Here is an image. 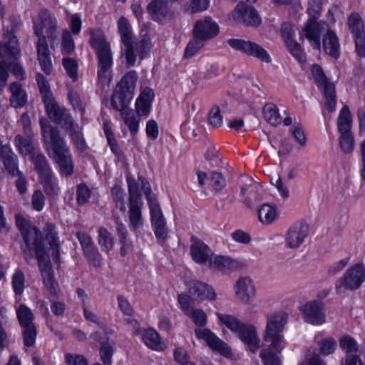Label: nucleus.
Listing matches in <instances>:
<instances>
[{
	"mask_svg": "<svg viewBox=\"0 0 365 365\" xmlns=\"http://www.w3.org/2000/svg\"><path fill=\"white\" fill-rule=\"evenodd\" d=\"M139 181H140V185L138 182L135 180V179L132 176L127 177V183L128 187V192H129V202H142L141 200V194L140 191V186L143 188L145 187V182L143 179L139 178Z\"/></svg>",
	"mask_w": 365,
	"mask_h": 365,
	"instance_id": "39",
	"label": "nucleus"
},
{
	"mask_svg": "<svg viewBox=\"0 0 365 365\" xmlns=\"http://www.w3.org/2000/svg\"><path fill=\"white\" fill-rule=\"evenodd\" d=\"M190 254L192 259L197 264H204L211 259L212 252L210 247L196 237L191 239Z\"/></svg>",
	"mask_w": 365,
	"mask_h": 365,
	"instance_id": "23",
	"label": "nucleus"
},
{
	"mask_svg": "<svg viewBox=\"0 0 365 365\" xmlns=\"http://www.w3.org/2000/svg\"><path fill=\"white\" fill-rule=\"evenodd\" d=\"M312 73L319 90L322 91L326 98V107L330 112L336 110V97L334 85L329 82L322 68L319 65H313Z\"/></svg>",
	"mask_w": 365,
	"mask_h": 365,
	"instance_id": "6",
	"label": "nucleus"
},
{
	"mask_svg": "<svg viewBox=\"0 0 365 365\" xmlns=\"http://www.w3.org/2000/svg\"><path fill=\"white\" fill-rule=\"evenodd\" d=\"M75 50V43L71 33L65 29L62 33L61 51L63 53L71 54Z\"/></svg>",
	"mask_w": 365,
	"mask_h": 365,
	"instance_id": "60",
	"label": "nucleus"
},
{
	"mask_svg": "<svg viewBox=\"0 0 365 365\" xmlns=\"http://www.w3.org/2000/svg\"><path fill=\"white\" fill-rule=\"evenodd\" d=\"M134 47L140 58H144L152 47L150 38L148 36H144L140 41L134 42Z\"/></svg>",
	"mask_w": 365,
	"mask_h": 365,
	"instance_id": "57",
	"label": "nucleus"
},
{
	"mask_svg": "<svg viewBox=\"0 0 365 365\" xmlns=\"http://www.w3.org/2000/svg\"><path fill=\"white\" fill-rule=\"evenodd\" d=\"M258 217L263 224L272 223L277 217L276 207L270 204H263L258 210Z\"/></svg>",
	"mask_w": 365,
	"mask_h": 365,
	"instance_id": "44",
	"label": "nucleus"
},
{
	"mask_svg": "<svg viewBox=\"0 0 365 365\" xmlns=\"http://www.w3.org/2000/svg\"><path fill=\"white\" fill-rule=\"evenodd\" d=\"M144 193L149 205L150 220L152 226L165 223V219L163 215L160 206L149 187H145Z\"/></svg>",
	"mask_w": 365,
	"mask_h": 365,
	"instance_id": "25",
	"label": "nucleus"
},
{
	"mask_svg": "<svg viewBox=\"0 0 365 365\" xmlns=\"http://www.w3.org/2000/svg\"><path fill=\"white\" fill-rule=\"evenodd\" d=\"M39 178L53 174L51 168L44 155L40 151L31 158Z\"/></svg>",
	"mask_w": 365,
	"mask_h": 365,
	"instance_id": "35",
	"label": "nucleus"
},
{
	"mask_svg": "<svg viewBox=\"0 0 365 365\" xmlns=\"http://www.w3.org/2000/svg\"><path fill=\"white\" fill-rule=\"evenodd\" d=\"M11 284L14 293L16 295H21L25 288V276L20 269H16L11 277Z\"/></svg>",
	"mask_w": 365,
	"mask_h": 365,
	"instance_id": "51",
	"label": "nucleus"
},
{
	"mask_svg": "<svg viewBox=\"0 0 365 365\" xmlns=\"http://www.w3.org/2000/svg\"><path fill=\"white\" fill-rule=\"evenodd\" d=\"M89 34L91 35L90 44L96 53L110 48L109 43L106 41L103 32L101 29H89Z\"/></svg>",
	"mask_w": 365,
	"mask_h": 365,
	"instance_id": "36",
	"label": "nucleus"
},
{
	"mask_svg": "<svg viewBox=\"0 0 365 365\" xmlns=\"http://www.w3.org/2000/svg\"><path fill=\"white\" fill-rule=\"evenodd\" d=\"M39 124L48 155L59 165L61 175H71L73 173L74 165L66 141L61 137L58 129L52 127L47 120L41 118Z\"/></svg>",
	"mask_w": 365,
	"mask_h": 365,
	"instance_id": "2",
	"label": "nucleus"
},
{
	"mask_svg": "<svg viewBox=\"0 0 365 365\" xmlns=\"http://www.w3.org/2000/svg\"><path fill=\"white\" fill-rule=\"evenodd\" d=\"M326 27H327V24L324 21L317 22L314 20H309L306 23L301 35L309 41L314 49L319 50L321 32Z\"/></svg>",
	"mask_w": 365,
	"mask_h": 365,
	"instance_id": "19",
	"label": "nucleus"
},
{
	"mask_svg": "<svg viewBox=\"0 0 365 365\" xmlns=\"http://www.w3.org/2000/svg\"><path fill=\"white\" fill-rule=\"evenodd\" d=\"M348 26L352 34L355 51L360 57H365V31L364 22L357 13H352L348 19Z\"/></svg>",
	"mask_w": 365,
	"mask_h": 365,
	"instance_id": "8",
	"label": "nucleus"
},
{
	"mask_svg": "<svg viewBox=\"0 0 365 365\" xmlns=\"http://www.w3.org/2000/svg\"><path fill=\"white\" fill-rule=\"evenodd\" d=\"M118 29L120 34L121 41L123 43H128L133 41L131 26L125 17H120L118 21Z\"/></svg>",
	"mask_w": 365,
	"mask_h": 365,
	"instance_id": "50",
	"label": "nucleus"
},
{
	"mask_svg": "<svg viewBox=\"0 0 365 365\" xmlns=\"http://www.w3.org/2000/svg\"><path fill=\"white\" fill-rule=\"evenodd\" d=\"M37 58L42 71L49 75L53 71L51 53L47 42H36Z\"/></svg>",
	"mask_w": 365,
	"mask_h": 365,
	"instance_id": "30",
	"label": "nucleus"
},
{
	"mask_svg": "<svg viewBox=\"0 0 365 365\" xmlns=\"http://www.w3.org/2000/svg\"><path fill=\"white\" fill-rule=\"evenodd\" d=\"M98 242L103 252H108L113 247V238L110 232L105 227L98 230Z\"/></svg>",
	"mask_w": 365,
	"mask_h": 365,
	"instance_id": "47",
	"label": "nucleus"
},
{
	"mask_svg": "<svg viewBox=\"0 0 365 365\" xmlns=\"http://www.w3.org/2000/svg\"><path fill=\"white\" fill-rule=\"evenodd\" d=\"M15 220L16 227L23 237L24 244L21 245V250L25 259L29 262L32 259V252L35 253L44 287L51 296L58 298L60 289L54 279L53 272L45 250L41 231L21 214L15 215Z\"/></svg>",
	"mask_w": 365,
	"mask_h": 365,
	"instance_id": "1",
	"label": "nucleus"
},
{
	"mask_svg": "<svg viewBox=\"0 0 365 365\" xmlns=\"http://www.w3.org/2000/svg\"><path fill=\"white\" fill-rule=\"evenodd\" d=\"M113 354V345L108 341L103 342L100 349V356L105 365L112 364Z\"/></svg>",
	"mask_w": 365,
	"mask_h": 365,
	"instance_id": "61",
	"label": "nucleus"
},
{
	"mask_svg": "<svg viewBox=\"0 0 365 365\" xmlns=\"http://www.w3.org/2000/svg\"><path fill=\"white\" fill-rule=\"evenodd\" d=\"M143 202H129L128 218L129 227L135 232L140 231L144 224L142 215Z\"/></svg>",
	"mask_w": 365,
	"mask_h": 365,
	"instance_id": "28",
	"label": "nucleus"
},
{
	"mask_svg": "<svg viewBox=\"0 0 365 365\" xmlns=\"http://www.w3.org/2000/svg\"><path fill=\"white\" fill-rule=\"evenodd\" d=\"M36 79L42 96L43 101L45 102L48 99L50 100L53 98L52 93L50 90L48 82L46 78L41 73H37Z\"/></svg>",
	"mask_w": 365,
	"mask_h": 365,
	"instance_id": "54",
	"label": "nucleus"
},
{
	"mask_svg": "<svg viewBox=\"0 0 365 365\" xmlns=\"http://www.w3.org/2000/svg\"><path fill=\"white\" fill-rule=\"evenodd\" d=\"M111 195L116 207L124 212L126 210L124 190L120 185H115L111 190Z\"/></svg>",
	"mask_w": 365,
	"mask_h": 365,
	"instance_id": "53",
	"label": "nucleus"
},
{
	"mask_svg": "<svg viewBox=\"0 0 365 365\" xmlns=\"http://www.w3.org/2000/svg\"><path fill=\"white\" fill-rule=\"evenodd\" d=\"M133 98V96L117 88L112 95L111 106L113 109L122 113L123 111L129 110L127 107Z\"/></svg>",
	"mask_w": 365,
	"mask_h": 365,
	"instance_id": "33",
	"label": "nucleus"
},
{
	"mask_svg": "<svg viewBox=\"0 0 365 365\" xmlns=\"http://www.w3.org/2000/svg\"><path fill=\"white\" fill-rule=\"evenodd\" d=\"M227 43L233 49L255 57L264 63H269L272 61L268 52L255 42L249 40L230 38L227 41Z\"/></svg>",
	"mask_w": 365,
	"mask_h": 365,
	"instance_id": "7",
	"label": "nucleus"
},
{
	"mask_svg": "<svg viewBox=\"0 0 365 365\" xmlns=\"http://www.w3.org/2000/svg\"><path fill=\"white\" fill-rule=\"evenodd\" d=\"M137 336H140L144 344L151 350L160 351L166 346L158 332L153 328L143 329Z\"/></svg>",
	"mask_w": 365,
	"mask_h": 365,
	"instance_id": "22",
	"label": "nucleus"
},
{
	"mask_svg": "<svg viewBox=\"0 0 365 365\" xmlns=\"http://www.w3.org/2000/svg\"><path fill=\"white\" fill-rule=\"evenodd\" d=\"M261 188L256 182L244 185L241 187L240 195L243 203L247 207H253L262 200L260 194Z\"/></svg>",
	"mask_w": 365,
	"mask_h": 365,
	"instance_id": "24",
	"label": "nucleus"
},
{
	"mask_svg": "<svg viewBox=\"0 0 365 365\" xmlns=\"http://www.w3.org/2000/svg\"><path fill=\"white\" fill-rule=\"evenodd\" d=\"M148 11L152 19L160 23L170 20L174 14L168 2L163 0H153L148 5Z\"/></svg>",
	"mask_w": 365,
	"mask_h": 365,
	"instance_id": "18",
	"label": "nucleus"
},
{
	"mask_svg": "<svg viewBox=\"0 0 365 365\" xmlns=\"http://www.w3.org/2000/svg\"><path fill=\"white\" fill-rule=\"evenodd\" d=\"M365 282V266L359 262L351 266L338 279L335 283V289L338 294L344 293L345 290H356Z\"/></svg>",
	"mask_w": 365,
	"mask_h": 365,
	"instance_id": "5",
	"label": "nucleus"
},
{
	"mask_svg": "<svg viewBox=\"0 0 365 365\" xmlns=\"http://www.w3.org/2000/svg\"><path fill=\"white\" fill-rule=\"evenodd\" d=\"M43 230L45 234V240L49 245L50 250H52L53 259L57 262L59 258L60 242L56 226L52 223L47 222Z\"/></svg>",
	"mask_w": 365,
	"mask_h": 365,
	"instance_id": "27",
	"label": "nucleus"
},
{
	"mask_svg": "<svg viewBox=\"0 0 365 365\" xmlns=\"http://www.w3.org/2000/svg\"><path fill=\"white\" fill-rule=\"evenodd\" d=\"M187 287L189 294L195 301L202 302L207 300L212 302L217 299L215 289L203 282L192 280L188 282Z\"/></svg>",
	"mask_w": 365,
	"mask_h": 365,
	"instance_id": "13",
	"label": "nucleus"
},
{
	"mask_svg": "<svg viewBox=\"0 0 365 365\" xmlns=\"http://www.w3.org/2000/svg\"><path fill=\"white\" fill-rule=\"evenodd\" d=\"M237 334L241 341L248 346L251 352L255 353L259 349L260 339L255 326L244 323Z\"/></svg>",
	"mask_w": 365,
	"mask_h": 365,
	"instance_id": "20",
	"label": "nucleus"
},
{
	"mask_svg": "<svg viewBox=\"0 0 365 365\" xmlns=\"http://www.w3.org/2000/svg\"><path fill=\"white\" fill-rule=\"evenodd\" d=\"M0 159H2L6 170L11 175L16 176L21 173L18 168V158L11 148L6 153H2V155H0Z\"/></svg>",
	"mask_w": 365,
	"mask_h": 365,
	"instance_id": "40",
	"label": "nucleus"
},
{
	"mask_svg": "<svg viewBox=\"0 0 365 365\" xmlns=\"http://www.w3.org/2000/svg\"><path fill=\"white\" fill-rule=\"evenodd\" d=\"M186 316L199 327L205 326L207 322V314L202 309H192Z\"/></svg>",
	"mask_w": 365,
	"mask_h": 365,
	"instance_id": "56",
	"label": "nucleus"
},
{
	"mask_svg": "<svg viewBox=\"0 0 365 365\" xmlns=\"http://www.w3.org/2000/svg\"><path fill=\"white\" fill-rule=\"evenodd\" d=\"M234 288L236 297L244 304H250L255 297L256 288L252 279L249 277H240Z\"/></svg>",
	"mask_w": 365,
	"mask_h": 365,
	"instance_id": "16",
	"label": "nucleus"
},
{
	"mask_svg": "<svg viewBox=\"0 0 365 365\" xmlns=\"http://www.w3.org/2000/svg\"><path fill=\"white\" fill-rule=\"evenodd\" d=\"M19 52V42L15 36L9 34L7 42H0L1 57L16 58Z\"/></svg>",
	"mask_w": 365,
	"mask_h": 365,
	"instance_id": "32",
	"label": "nucleus"
},
{
	"mask_svg": "<svg viewBox=\"0 0 365 365\" xmlns=\"http://www.w3.org/2000/svg\"><path fill=\"white\" fill-rule=\"evenodd\" d=\"M216 315L222 325L225 326L227 329L235 334H237L240 329L244 324L232 315L221 314L219 312L216 313Z\"/></svg>",
	"mask_w": 365,
	"mask_h": 365,
	"instance_id": "45",
	"label": "nucleus"
},
{
	"mask_svg": "<svg viewBox=\"0 0 365 365\" xmlns=\"http://www.w3.org/2000/svg\"><path fill=\"white\" fill-rule=\"evenodd\" d=\"M210 184L216 192L222 191L227 185L226 180L220 172H212L210 177Z\"/></svg>",
	"mask_w": 365,
	"mask_h": 365,
	"instance_id": "58",
	"label": "nucleus"
},
{
	"mask_svg": "<svg viewBox=\"0 0 365 365\" xmlns=\"http://www.w3.org/2000/svg\"><path fill=\"white\" fill-rule=\"evenodd\" d=\"M195 334L198 339L205 340L212 349L219 351L225 356L231 355L232 352L230 346L215 335L210 329H195Z\"/></svg>",
	"mask_w": 365,
	"mask_h": 365,
	"instance_id": "14",
	"label": "nucleus"
},
{
	"mask_svg": "<svg viewBox=\"0 0 365 365\" xmlns=\"http://www.w3.org/2000/svg\"><path fill=\"white\" fill-rule=\"evenodd\" d=\"M209 266L211 269L222 273H225L239 269L240 267V263L237 260L231 259L229 257L220 255L213 258L211 257L209 262Z\"/></svg>",
	"mask_w": 365,
	"mask_h": 365,
	"instance_id": "26",
	"label": "nucleus"
},
{
	"mask_svg": "<svg viewBox=\"0 0 365 365\" xmlns=\"http://www.w3.org/2000/svg\"><path fill=\"white\" fill-rule=\"evenodd\" d=\"M17 319L21 327L35 325L34 323V314L30 308L25 304H20L16 307Z\"/></svg>",
	"mask_w": 365,
	"mask_h": 365,
	"instance_id": "42",
	"label": "nucleus"
},
{
	"mask_svg": "<svg viewBox=\"0 0 365 365\" xmlns=\"http://www.w3.org/2000/svg\"><path fill=\"white\" fill-rule=\"evenodd\" d=\"M98 58V81L102 85L108 84L111 81L110 70L113 66L111 49L96 52Z\"/></svg>",
	"mask_w": 365,
	"mask_h": 365,
	"instance_id": "12",
	"label": "nucleus"
},
{
	"mask_svg": "<svg viewBox=\"0 0 365 365\" xmlns=\"http://www.w3.org/2000/svg\"><path fill=\"white\" fill-rule=\"evenodd\" d=\"M340 347L347 354L344 363L342 365H362L358 355V344L354 339L349 336H342L339 340Z\"/></svg>",
	"mask_w": 365,
	"mask_h": 365,
	"instance_id": "21",
	"label": "nucleus"
},
{
	"mask_svg": "<svg viewBox=\"0 0 365 365\" xmlns=\"http://www.w3.org/2000/svg\"><path fill=\"white\" fill-rule=\"evenodd\" d=\"M22 338L25 346H32L36 339L37 330L35 325L21 327Z\"/></svg>",
	"mask_w": 365,
	"mask_h": 365,
	"instance_id": "52",
	"label": "nucleus"
},
{
	"mask_svg": "<svg viewBox=\"0 0 365 365\" xmlns=\"http://www.w3.org/2000/svg\"><path fill=\"white\" fill-rule=\"evenodd\" d=\"M33 30L38 37L37 42H54L58 36V21L48 9H41L36 16L32 17Z\"/></svg>",
	"mask_w": 365,
	"mask_h": 365,
	"instance_id": "4",
	"label": "nucleus"
},
{
	"mask_svg": "<svg viewBox=\"0 0 365 365\" xmlns=\"http://www.w3.org/2000/svg\"><path fill=\"white\" fill-rule=\"evenodd\" d=\"M270 346L263 349L259 353V357L264 365H282V359L278 355V352H274Z\"/></svg>",
	"mask_w": 365,
	"mask_h": 365,
	"instance_id": "49",
	"label": "nucleus"
},
{
	"mask_svg": "<svg viewBox=\"0 0 365 365\" xmlns=\"http://www.w3.org/2000/svg\"><path fill=\"white\" fill-rule=\"evenodd\" d=\"M138 76L136 71H128L118 85V88L133 96Z\"/></svg>",
	"mask_w": 365,
	"mask_h": 365,
	"instance_id": "37",
	"label": "nucleus"
},
{
	"mask_svg": "<svg viewBox=\"0 0 365 365\" xmlns=\"http://www.w3.org/2000/svg\"><path fill=\"white\" fill-rule=\"evenodd\" d=\"M300 311L307 323L322 325L326 322L324 304L322 300L309 301L301 307Z\"/></svg>",
	"mask_w": 365,
	"mask_h": 365,
	"instance_id": "9",
	"label": "nucleus"
},
{
	"mask_svg": "<svg viewBox=\"0 0 365 365\" xmlns=\"http://www.w3.org/2000/svg\"><path fill=\"white\" fill-rule=\"evenodd\" d=\"M339 145L344 153H351L354 149V138L351 132L340 133Z\"/></svg>",
	"mask_w": 365,
	"mask_h": 365,
	"instance_id": "59",
	"label": "nucleus"
},
{
	"mask_svg": "<svg viewBox=\"0 0 365 365\" xmlns=\"http://www.w3.org/2000/svg\"><path fill=\"white\" fill-rule=\"evenodd\" d=\"M287 322V314L283 312L270 313L266 315V327L263 332L264 341L270 347L280 353L286 346L283 331Z\"/></svg>",
	"mask_w": 365,
	"mask_h": 365,
	"instance_id": "3",
	"label": "nucleus"
},
{
	"mask_svg": "<svg viewBox=\"0 0 365 365\" xmlns=\"http://www.w3.org/2000/svg\"><path fill=\"white\" fill-rule=\"evenodd\" d=\"M34 135H25L23 136L18 134L15 136L14 144L19 153L30 158L36 154L39 150L33 144Z\"/></svg>",
	"mask_w": 365,
	"mask_h": 365,
	"instance_id": "29",
	"label": "nucleus"
},
{
	"mask_svg": "<svg viewBox=\"0 0 365 365\" xmlns=\"http://www.w3.org/2000/svg\"><path fill=\"white\" fill-rule=\"evenodd\" d=\"M192 32L194 36H197L206 41L217 36L219 26L211 17L206 16L195 22Z\"/></svg>",
	"mask_w": 365,
	"mask_h": 365,
	"instance_id": "15",
	"label": "nucleus"
},
{
	"mask_svg": "<svg viewBox=\"0 0 365 365\" xmlns=\"http://www.w3.org/2000/svg\"><path fill=\"white\" fill-rule=\"evenodd\" d=\"M83 254L89 264L95 267H98L101 265L102 256L96 246L86 250Z\"/></svg>",
	"mask_w": 365,
	"mask_h": 365,
	"instance_id": "62",
	"label": "nucleus"
},
{
	"mask_svg": "<svg viewBox=\"0 0 365 365\" xmlns=\"http://www.w3.org/2000/svg\"><path fill=\"white\" fill-rule=\"evenodd\" d=\"M323 47L326 53L334 58H338L340 54L339 42L336 34L328 30L323 36Z\"/></svg>",
	"mask_w": 365,
	"mask_h": 365,
	"instance_id": "31",
	"label": "nucleus"
},
{
	"mask_svg": "<svg viewBox=\"0 0 365 365\" xmlns=\"http://www.w3.org/2000/svg\"><path fill=\"white\" fill-rule=\"evenodd\" d=\"M352 117L347 106H344L341 109L338 119L337 128L340 133L351 132Z\"/></svg>",
	"mask_w": 365,
	"mask_h": 365,
	"instance_id": "38",
	"label": "nucleus"
},
{
	"mask_svg": "<svg viewBox=\"0 0 365 365\" xmlns=\"http://www.w3.org/2000/svg\"><path fill=\"white\" fill-rule=\"evenodd\" d=\"M68 130H70L71 141L74 143L78 150L80 152L85 151L87 145L78 124L76 122L73 123L71 125L68 126Z\"/></svg>",
	"mask_w": 365,
	"mask_h": 365,
	"instance_id": "41",
	"label": "nucleus"
},
{
	"mask_svg": "<svg viewBox=\"0 0 365 365\" xmlns=\"http://www.w3.org/2000/svg\"><path fill=\"white\" fill-rule=\"evenodd\" d=\"M41 183L46 195L55 196L58 194V180L54 174L40 178Z\"/></svg>",
	"mask_w": 365,
	"mask_h": 365,
	"instance_id": "48",
	"label": "nucleus"
},
{
	"mask_svg": "<svg viewBox=\"0 0 365 365\" xmlns=\"http://www.w3.org/2000/svg\"><path fill=\"white\" fill-rule=\"evenodd\" d=\"M63 66L68 74L73 81L78 78V63L76 60L71 58H63Z\"/></svg>",
	"mask_w": 365,
	"mask_h": 365,
	"instance_id": "63",
	"label": "nucleus"
},
{
	"mask_svg": "<svg viewBox=\"0 0 365 365\" xmlns=\"http://www.w3.org/2000/svg\"><path fill=\"white\" fill-rule=\"evenodd\" d=\"M309 233L307 224L298 222L294 223L287 231L285 237L286 245L294 249L299 247Z\"/></svg>",
	"mask_w": 365,
	"mask_h": 365,
	"instance_id": "17",
	"label": "nucleus"
},
{
	"mask_svg": "<svg viewBox=\"0 0 365 365\" xmlns=\"http://www.w3.org/2000/svg\"><path fill=\"white\" fill-rule=\"evenodd\" d=\"M232 16L234 20L243 23L247 26H257L261 22L257 11L252 6H247L244 2L239 3L233 11Z\"/></svg>",
	"mask_w": 365,
	"mask_h": 365,
	"instance_id": "11",
	"label": "nucleus"
},
{
	"mask_svg": "<svg viewBox=\"0 0 365 365\" xmlns=\"http://www.w3.org/2000/svg\"><path fill=\"white\" fill-rule=\"evenodd\" d=\"M263 114L265 120L272 125H277L282 122L278 108L273 103H267L264 106Z\"/></svg>",
	"mask_w": 365,
	"mask_h": 365,
	"instance_id": "46",
	"label": "nucleus"
},
{
	"mask_svg": "<svg viewBox=\"0 0 365 365\" xmlns=\"http://www.w3.org/2000/svg\"><path fill=\"white\" fill-rule=\"evenodd\" d=\"M43 103L48 118L53 122L60 124L63 128L68 129V126L75 122L68 110L59 106L53 98Z\"/></svg>",
	"mask_w": 365,
	"mask_h": 365,
	"instance_id": "10",
	"label": "nucleus"
},
{
	"mask_svg": "<svg viewBox=\"0 0 365 365\" xmlns=\"http://www.w3.org/2000/svg\"><path fill=\"white\" fill-rule=\"evenodd\" d=\"M205 41L199 38L197 36H194L187 43L184 56L185 58H191L201 48L205 45Z\"/></svg>",
	"mask_w": 365,
	"mask_h": 365,
	"instance_id": "55",
	"label": "nucleus"
},
{
	"mask_svg": "<svg viewBox=\"0 0 365 365\" xmlns=\"http://www.w3.org/2000/svg\"><path fill=\"white\" fill-rule=\"evenodd\" d=\"M46 198L40 190L34 192L31 197V205L34 210L41 212L45 206Z\"/></svg>",
	"mask_w": 365,
	"mask_h": 365,
	"instance_id": "64",
	"label": "nucleus"
},
{
	"mask_svg": "<svg viewBox=\"0 0 365 365\" xmlns=\"http://www.w3.org/2000/svg\"><path fill=\"white\" fill-rule=\"evenodd\" d=\"M120 115L125 124L128 127L131 135H135L139 128V116L135 115L131 109L123 111V113H120Z\"/></svg>",
	"mask_w": 365,
	"mask_h": 365,
	"instance_id": "43",
	"label": "nucleus"
},
{
	"mask_svg": "<svg viewBox=\"0 0 365 365\" xmlns=\"http://www.w3.org/2000/svg\"><path fill=\"white\" fill-rule=\"evenodd\" d=\"M11 93V105L14 108L23 107L27 101V96L22 86L19 83H12L9 87Z\"/></svg>",
	"mask_w": 365,
	"mask_h": 365,
	"instance_id": "34",
	"label": "nucleus"
}]
</instances>
